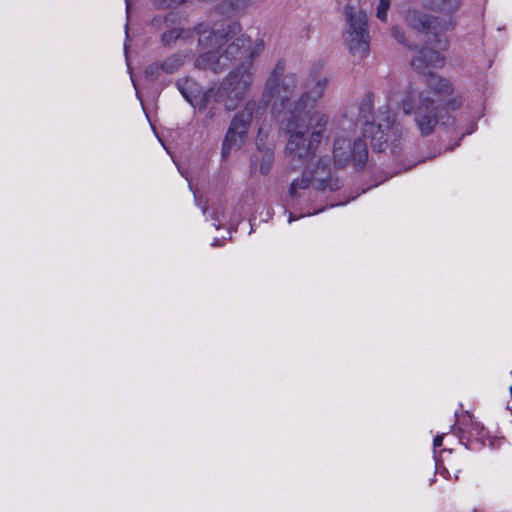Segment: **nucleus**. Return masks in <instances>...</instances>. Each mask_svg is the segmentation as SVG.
<instances>
[{
	"label": "nucleus",
	"mask_w": 512,
	"mask_h": 512,
	"mask_svg": "<svg viewBox=\"0 0 512 512\" xmlns=\"http://www.w3.org/2000/svg\"><path fill=\"white\" fill-rule=\"evenodd\" d=\"M327 80H318L310 91L290 105L280 120V129L289 135L285 152L290 157L293 169H298L311 160L322 140V132L328 117L318 111L312 112L318 99L323 96Z\"/></svg>",
	"instance_id": "obj_1"
},
{
	"label": "nucleus",
	"mask_w": 512,
	"mask_h": 512,
	"mask_svg": "<svg viewBox=\"0 0 512 512\" xmlns=\"http://www.w3.org/2000/svg\"><path fill=\"white\" fill-rule=\"evenodd\" d=\"M463 0H422V7L445 17L427 14L418 9H409L405 13L407 25L432 37L430 43L439 50H447L449 40L444 35L456 27L453 16L461 9Z\"/></svg>",
	"instance_id": "obj_2"
},
{
	"label": "nucleus",
	"mask_w": 512,
	"mask_h": 512,
	"mask_svg": "<svg viewBox=\"0 0 512 512\" xmlns=\"http://www.w3.org/2000/svg\"><path fill=\"white\" fill-rule=\"evenodd\" d=\"M253 81V74L241 64L230 72L216 88L214 101L224 103L226 110H235L244 99Z\"/></svg>",
	"instance_id": "obj_3"
},
{
	"label": "nucleus",
	"mask_w": 512,
	"mask_h": 512,
	"mask_svg": "<svg viewBox=\"0 0 512 512\" xmlns=\"http://www.w3.org/2000/svg\"><path fill=\"white\" fill-rule=\"evenodd\" d=\"M444 56L437 50L431 48H422L417 56L411 61V66L418 72L426 75V84L435 94L450 95L453 92L451 82L430 71L429 68L442 67L444 65Z\"/></svg>",
	"instance_id": "obj_4"
},
{
	"label": "nucleus",
	"mask_w": 512,
	"mask_h": 512,
	"mask_svg": "<svg viewBox=\"0 0 512 512\" xmlns=\"http://www.w3.org/2000/svg\"><path fill=\"white\" fill-rule=\"evenodd\" d=\"M382 123H368L363 127L364 137L370 138L372 149L376 152H383L390 142L391 152L395 155L402 151L403 128L400 123L390 120L387 115Z\"/></svg>",
	"instance_id": "obj_5"
},
{
	"label": "nucleus",
	"mask_w": 512,
	"mask_h": 512,
	"mask_svg": "<svg viewBox=\"0 0 512 512\" xmlns=\"http://www.w3.org/2000/svg\"><path fill=\"white\" fill-rule=\"evenodd\" d=\"M257 109V102L249 100L244 108L234 115L222 142L221 154L223 159L228 158L232 150H239L243 146Z\"/></svg>",
	"instance_id": "obj_6"
},
{
	"label": "nucleus",
	"mask_w": 512,
	"mask_h": 512,
	"mask_svg": "<svg viewBox=\"0 0 512 512\" xmlns=\"http://www.w3.org/2000/svg\"><path fill=\"white\" fill-rule=\"evenodd\" d=\"M417 108L415 110V123L424 137L433 133L436 125L440 123L443 126L454 124V118L450 114H443L444 108L435 106L434 100L424 92L417 95Z\"/></svg>",
	"instance_id": "obj_7"
},
{
	"label": "nucleus",
	"mask_w": 512,
	"mask_h": 512,
	"mask_svg": "<svg viewBox=\"0 0 512 512\" xmlns=\"http://www.w3.org/2000/svg\"><path fill=\"white\" fill-rule=\"evenodd\" d=\"M345 15L349 26L345 33L348 49L353 55L363 58L369 49L367 15L361 10L356 12L350 5L345 6Z\"/></svg>",
	"instance_id": "obj_8"
},
{
	"label": "nucleus",
	"mask_w": 512,
	"mask_h": 512,
	"mask_svg": "<svg viewBox=\"0 0 512 512\" xmlns=\"http://www.w3.org/2000/svg\"><path fill=\"white\" fill-rule=\"evenodd\" d=\"M334 163L337 167L351 164L356 171L364 169L368 160L367 143L362 138L351 141L345 137H338L334 141Z\"/></svg>",
	"instance_id": "obj_9"
},
{
	"label": "nucleus",
	"mask_w": 512,
	"mask_h": 512,
	"mask_svg": "<svg viewBox=\"0 0 512 512\" xmlns=\"http://www.w3.org/2000/svg\"><path fill=\"white\" fill-rule=\"evenodd\" d=\"M277 84L276 93L271 95L267 94V84H265L262 101L266 106L272 103V113L279 115L290 103L291 97L297 88L298 78L296 74L289 73L277 80Z\"/></svg>",
	"instance_id": "obj_10"
},
{
	"label": "nucleus",
	"mask_w": 512,
	"mask_h": 512,
	"mask_svg": "<svg viewBox=\"0 0 512 512\" xmlns=\"http://www.w3.org/2000/svg\"><path fill=\"white\" fill-rule=\"evenodd\" d=\"M241 29L238 21H223L220 25L215 23L211 30L206 24L200 23L195 27V32L199 34V44L207 40L211 46L222 47L236 37Z\"/></svg>",
	"instance_id": "obj_11"
},
{
	"label": "nucleus",
	"mask_w": 512,
	"mask_h": 512,
	"mask_svg": "<svg viewBox=\"0 0 512 512\" xmlns=\"http://www.w3.org/2000/svg\"><path fill=\"white\" fill-rule=\"evenodd\" d=\"M250 48L251 39L244 34L236 37L234 41L229 43L222 52L220 51L223 61L227 63V68L234 61L245 59L246 61L242 62V64L249 70L252 66L253 58L256 56V52Z\"/></svg>",
	"instance_id": "obj_12"
},
{
	"label": "nucleus",
	"mask_w": 512,
	"mask_h": 512,
	"mask_svg": "<svg viewBox=\"0 0 512 512\" xmlns=\"http://www.w3.org/2000/svg\"><path fill=\"white\" fill-rule=\"evenodd\" d=\"M308 174L312 177L313 187L317 191L325 192L328 190L336 192L343 186L342 180L331 174L329 159L320 158L315 169L310 172L308 171Z\"/></svg>",
	"instance_id": "obj_13"
},
{
	"label": "nucleus",
	"mask_w": 512,
	"mask_h": 512,
	"mask_svg": "<svg viewBox=\"0 0 512 512\" xmlns=\"http://www.w3.org/2000/svg\"><path fill=\"white\" fill-rule=\"evenodd\" d=\"M216 47V50H209L196 58L194 65L197 69L210 70L215 74H220L227 69V63L223 61L220 53L221 47Z\"/></svg>",
	"instance_id": "obj_14"
},
{
	"label": "nucleus",
	"mask_w": 512,
	"mask_h": 512,
	"mask_svg": "<svg viewBox=\"0 0 512 512\" xmlns=\"http://www.w3.org/2000/svg\"><path fill=\"white\" fill-rule=\"evenodd\" d=\"M249 4V0H222L216 7L215 13L226 17L225 21L243 12Z\"/></svg>",
	"instance_id": "obj_15"
},
{
	"label": "nucleus",
	"mask_w": 512,
	"mask_h": 512,
	"mask_svg": "<svg viewBox=\"0 0 512 512\" xmlns=\"http://www.w3.org/2000/svg\"><path fill=\"white\" fill-rule=\"evenodd\" d=\"M359 120L362 121L363 127H367L368 123H375L374 116V94L366 93L359 105Z\"/></svg>",
	"instance_id": "obj_16"
},
{
	"label": "nucleus",
	"mask_w": 512,
	"mask_h": 512,
	"mask_svg": "<svg viewBox=\"0 0 512 512\" xmlns=\"http://www.w3.org/2000/svg\"><path fill=\"white\" fill-rule=\"evenodd\" d=\"M175 86L188 103H191L202 90L199 83L189 77L179 78Z\"/></svg>",
	"instance_id": "obj_17"
},
{
	"label": "nucleus",
	"mask_w": 512,
	"mask_h": 512,
	"mask_svg": "<svg viewBox=\"0 0 512 512\" xmlns=\"http://www.w3.org/2000/svg\"><path fill=\"white\" fill-rule=\"evenodd\" d=\"M180 16L177 12L170 11L165 15H157L152 18L150 25L156 31L163 30L173 24H180Z\"/></svg>",
	"instance_id": "obj_18"
},
{
	"label": "nucleus",
	"mask_w": 512,
	"mask_h": 512,
	"mask_svg": "<svg viewBox=\"0 0 512 512\" xmlns=\"http://www.w3.org/2000/svg\"><path fill=\"white\" fill-rule=\"evenodd\" d=\"M186 54L183 52H177L169 57H167L163 62L161 63L162 71L167 74H173L177 72L180 67H182L185 63Z\"/></svg>",
	"instance_id": "obj_19"
},
{
	"label": "nucleus",
	"mask_w": 512,
	"mask_h": 512,
	"mask_svg": "<svg viewBox=\"0 0 512 512\" xmlns=\"http://www.w3.org/2000/svg\"><path fill=\"white\" fill-rule=\"evenodd\" d=\"M311 184H313L312 177L309 176L308 171L305 170L302 174L301 178L294 179L289 187V196L292 198L293 202L300 197L298 193V189H307Z\"/></svg>",
	"instance_id": "obj_20"
},
{
	"label": "nucleus",
	"mask_w": 512,
	"mask_h": 512,
	"mask_svg": "<svg viewBox=\"0 0 512 512\" xmlns=\"http://www.w3.org/2000/svg\"><path fill=\"white\" fill-rule=\"evenodd\" d=\"M285 71V62L283 60H279L271 74L269 75L266 84H267V94L276 93L277 90V80H280L284 75Z\"/></svg>",
	"instance_id": "obj_21"
},
{
	"label": "nucleus",
	"mask_w": 512,
	"mask_h": 512,
	"mask_svg": "<svg viewBox=\"0 0 512 512\" xmlns=\"http://www.w3.org/2000/svg\"><path fill=\"white\" fill-rule=\"evenodd\" d=\"M182 35V29L180 24H173L161 34L160 42L164 47H170L174 44Z\"/></svg>",
	"instance_id": "obj_22"
},
{
	"label": "nucleus",
	"mask_w": 512,
	"mask_h": 512,
	"mask_svg": "<svg viewBox=\"0 0 512 512\" xmlns=\"http://www.w3.org/2000/svg\"><path fill=\"white\" fill-rule=\"evenodd\" d=\"M216 89L210 88L206 91H202L189 103L192 107L197 108L199 111H204L208 108L211 99L214 100V93Z\"/></svg>",
	"instance_id": "obj_23"
},
{
	"label": "nucleus",
	"mask_w": 512,
	"mask_h": 512,
	"mask_svg": "<svg viewBox=\"0 0 512 512\" xmlns=\"http://www.w3.org/2000/svg\"><path fill=\"white\" fill-rule=\"evenodd\" d=\"M416 94L413 91H408L405 97L401 100V108L407 115L415 113L417 106H415Z\"/></svg>",
	"instance_id": "obj_24"
},
{
	"label": "nucleus",
	"mask_w": 512,
	"mask_h": 512,
	"mask_svg": "<svg viewBox=\"0 0 512 512\" xmlns=\"http://www.w3.org/2000/svg\"><path fill=\"white\" fill-rule=\"evenodd\" d=\"M162 66L160 62H154L148 65L144 70L145 78L150 81H156L161 73H162Z\"/></svg>",
	"instance_id": "obj_25"
},
{
	"label": "nucleus",
	"mask_w": 512,
	"mask_h": 512,
	"mask_svg": "<svg viewBox=\"0 0 512 512\" xmlns=\"http://www.w3.org/2000/svg\"><path fill=\"white\" fill-rule=\"evenodd\" d=\"M274 162V154L271 151H266L260 162V173L267 175L271 171Z\"/></svg>",
	"instance_id": "obj_26"
},
{
	"label": "nucleus",
	"mask_w": 512,
	"mask_h": 512,
	"mask_svg": "<svg viewBox=\"0 0 512 512\" xmlns=\"http://www.w3.org/2000/svg\"><path fill=\"white\" fill-rule=\"evenodd\" d=\"M184 0H152V4L157 9L176 8L182 4Z\"/></svg>",
	"instance_id": "obj_27"
},
{
	"label": "nucleus",
	"mask_w": 512,
	"mask_h": 512,
	"mask_svg": "<svg viewBox=\"0 0 512 512\" xmlns=\"http://www.w3.org/2000/svg\"><path fill=\"white\" fill-rule=\"evenodd\" d=\"M391 1L390 0H379L377 6L376 17L382 21L386 22L387 20V12L390 8Z\"/></svg>",
	"instance_id": "obj_28"
},
{
	"label": "nucleus",
	"mask_w": 512,
	"mask_h": 512,
	"mask_svg": "<svg viewBox=\"0 0 512 512\" xmlns=\"http://www.w3.org/2000/svg\"><path fill=\"white\" fill-rule=\"evenodd\" d=\"M462 105V101L458 98L450 99L446 102L445 106H439V108H444L443 114H449V111H455L459 109Z\"/></svg>",
	"instance_id": "obj_29"
},
{
	"label": "nucleus",
	"mask_w": 512,
	"mask_h": 512,
	"mask_svg": "<svg viewBox=\"0 0 512 512\" xmlns=\"http://www.w3.org/2000/svg\"><path fill=\"white\" fill-rule=\"evenodd\" d=\"M392 36L401 44L407 46L406 38H405V32L403 29L396 25L392 27L391 30Z\"/></svg>",
	"instance_id": "obj_30"
},
{
	"label": "nucleus",
	"mask_w": 512,
	"mask_h": 512,
	"mask_svg": "<svg viewBox=\"0 0 512 512\" xmlns=\"http://www.w3.org/2000/svg\"><path fill=\"white\" fill-rule=\"evenodd\" d=\"M217 109L214 106L208 107L203 118V125L209 126L215 119Z\"/></svg>",
	"instance_id": "obj_31"
},
{
	"label": "nucleus",
	"mask_w": 512,
	"mask_h": 512,
	"mask_svg": "<svg viewBox=\"0 0 512 512\" xmlns=\"http://www.w3.org/2000/svg\"><path fill=\"white\" fill-rule=\"evenodd\" d=\"M452 430L459 437L460 442L464 444L466 449H471V442L468 439L466 440V442H464V440L466 439L465 431L461 427H456L455 425L452 426Z\"/></svg>",
	"instance_id": "obj_32"
},
{
	"label": "nucleus",
	"mask_w": 512,
	"mask_h": 512,
	"mask_svg": "<svg viewBox=\"0 0 512 512\" xmlns=\"http://www.w3.org/2000/svg\"><path fill=\"white\" fill-rule=\"evenodd\" d=\"M443 435H437L433 440V446L434 448L440 447L443 444Z\"/></svg>",
	"instance_id": "obj_33"
},
{
	"label": "nucleus",
	"mask_w": 512,
	"mask_h": 512,
	"mask_svg": "<svg viewBox=\"0 0 512 512\" xmlns=\"http://www.w3.org/2000/svg\"><path fill=\"white\" fill-rule=\"evenodd\" d=\"M214 220H215L214 226L216 227V229H219L220 228V221L217 218H214Z\"/></svg>",
	"instance_id": "obj_34"
},
{
	"label": "nucleus",
	"mask_w": 512,
	"mask_h": 512,
	"mask_svg": "<svg viewBox=\"0 0 512 512\" xmlns=\"http://www.w3.org/2000/svg\"><path fill=\"white\" fill-rule=\"evenodd\" d=\"M296 219H298V217H295L292 213H290L289 222H292V221H294Z\"/></svg>",
	"instance_id": "obj_35"
},
{
	"label": "nucleus",
	"mask_w": 512,
	"mask_h": 512,
	"mask_svg": "<svg viewBox=\"0 0 512 512\" xmlns=\"http://www.w3.org/2000/svg\"><path fill=\"white\" fill-rule=\"evenodd\" d=\"M130 1H131V0H125V3H126V10H127V12L129 11Z\"/></svg>",
	"instance_id": "obj_36"
},
{
	"label": "nucleus",
	"mask_w": 512,
	"mask_h": 512,
	"mask_svg": "<svg viewBox=\"0 0 512 512\" xmlns=\"http://www.w3.org/2000/svg\"><path fill=\"white\" fill-rule=\"evenodd\" d=\"M218 245H219V240L215 239L214 242L212 243V246H218Z\"/></svg>",
	"instance_id": "obj_37"
},
{
	"label": "nucleus",
	"mask_w": 512,
	"mask_h": 512,
	"mask_svg": "<svg viewBox=\"0 0 512 512\" xmlns=\"http://www.w3.org/2000/svg\"><path fill=\"white\" fill-rule=\"evenodd\" d=\"M510 392L512 393V386L510 387Z\"/></svg>",
	"instance_id": "obj_38"
}]
</instances>
